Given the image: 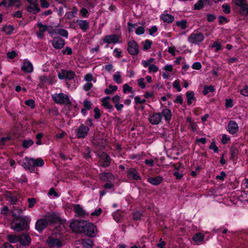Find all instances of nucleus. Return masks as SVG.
<instances>
[{
	"label": "nucleus",
	"instance_id": "f257e3e1",
	"mask_svg": "<svg viewBox=\"0 0 248 248\" xmlns=\"http://www.w3.org/2000/svg\"><path fill=\"white\" fill-rule=\"evenodd\" d=\"M69 226L76 232H83L91 237L96 235L97 229L95 225L85 220L74 221L71 222Z\"/></svg>",
	"mask_w": 248,
	"mask_h": 248
},
{
	"label": "nucleus",
	"instance_id": "f03ea898",
	"mask_svg": "<svg viewBox=\"0 0 248 248\" xmlns=\"http://www.w3.org/2000/svg\"><path fill=\"white\" fill-rule=\"evenodd\" d=\"M163 116L166 121L169 122L172 117L171 110L169 108H165L162 110L161 113H154L150 116L149 121L152 124H158L161 122Z\"/></svg>",
	"mask_w": 248,
	"mask_h": 248
},
{
	"label": "nucleus",
	"instance_id": "7ed1b4c3",
	"mask_svg": "<svg viewBox=\"0 0 248 248\" xmlns=\"http://www.w3.org/2000/svg\"><path fill=\"white\" fill-rule=\"evenodd\" d=\"M30 221L31 218L28 216L16 218L12 221L11 228L17 232L27 230L29 228L28 223Z\"/></svg>",
	"mask_w": 248,
	"mask_h": 248
},
{
	"label": "nucleus",
	"instance_id": "20e7f679",
	"mask_svg": "<svg viewBox=\"0 0 248 248\" xmlns=\"http://www.w3.org/2000/svg\"><path fill=\"white\" fill-rule=\"evenodd\" d=\"M204 34L200 32L194 31L187 38V41L192 45H199L204 40Z\"/></svg>",
	"mask_w": 248,
	"mask_h": 248
},
{
	"label": "nucleus",
	"instance_id": "39448f33",
	"mask_svg": "<svg viewBox=\"0 0 248 248\" xmlns=\"http://www.w3.org/2000/svg\"><path fill=\"white\" fill-rule=\"evenodd\" d=\"M52 97L55 102L58 104L67 105L70 103L68 96L63 93H54Z\"/></svg>",
	"mask_w": 248,
	"mask_h": 248
},
{
	"label": "nucleus",
	"instance_id": "423d86ee",
	"mask_svg": "<svg viewBox=\"0 0 248 248\" xmlns=\"http://www.w3.org/2000/svg\"><path fill=\"white\" fill-rule=\"evenodd\" d=\"M232 3L240 8L239 12L243 16L248 15V3L247 0H232Z\"/></svg>",
	"mask_w": 248,
	"mask_h": 248
},
{
	"label": "nucleus",
	"instance_id": "0eeeda50",
	"mask_svg": "<svg viewBox=\"0 0 248 248\" xmlns=\"http://www.w3.org/2000/svg\"><path fill=\"white\" fill-rule=\"evenodd\" d=\"M62 240L60 236L59 237L51 236L48 238L47 243L51 248H59L62 246Z\"/></svg>",
	"mask_w": 248,
	"mask_h": 248
},
{
	"label": "nucleus",
	"instance_id": "6e6552de",
	"mask_svg": "<svg viewBox=\"0 0 248 248\" xmlns=\"http://www.w3.org/2000/svg\"><path fill=\"white\" fill-rule=\"evenodd\" d=\"M121 36L116 34H110L105 36L103 38V41L104 43L107 44H115L122 43V41L120 40Z\"/></svg>",
	"mask_w": 248,
	"mask_h": 248
},
{
	"label": "nucleus",
	"instance_id": "1a4fd4ad",
	"mask_svg": "<svg viewBox=\"0 0 248 248\" xmlns=\"http://www.w3.org/2000/svg\"><path fill=\"white\" fill-rule=\"evenodd\" d=\"M75 76V73L71 70L62 69L59 73L58 77L60 79L71 80Z\"/></svg>",
	"mask_w": 248,
	"mask_h": 248
},
{
	"label": "nucleus",
	"instance_id": "9d476101",
	"mask_svg": "<svg viewBox=\"0 0 248 248\" xmlns=\"http://www.w3.org/2000/svg\"><path fill=\"white\" fill-rule=\"evenodd\" d=\"M139 46L137 42L134 40L129 41L127 44V51L131 55L138 54Z\"/></svg>",
	"mask_w": 248,
	"mask_h": 248
},
{
	"label": "nucleus",
	"instance_id": "9b49d317",
	"mask_svg": "<svg viewBox=\"0 0 248 248\" xmlns=\"http://www.w3.org/2000/svg\"><path fill=\"white\" fill-rule=\"evenodd\" d=\"M89 128L83 124H81L76 130V136L78 138H84L87 135Z\"/></svg>",
	"mask_w": 248,
	"mask_h": 248
},
{
	"label": "nucleus",
	"instance_id": "f8f14e48",
	"mask_svg": "<svg viewBox=\"0 0 248 248\" xmlns=\"http://www.w3.org/2000/svg\"><path fill=\"white\" fill-rule=\"evenodd\" d=\"M45 218L47 222H48L51 223L62 222L59 215L53 212L46 213L45 216Z\"/></svg>",
	"mask_w": 248,
	"mask_h": 248
},
{
	"label": "nucleus",
	"instance_id": "ddd939ff",
	"mask_svg": "<svg viewBox=\"0 0 248 248\" xmlns=\"http://www.w3.org/2000/svg\"><path fill=\"white\" fill-rule=\"evenodd\" d=\"M239 126L237 123L233 120L229 122L227 124V130L232 135L237 134L239 131Z\"/></svg>",
	"mask_w": 248,
	"mask_h": 248
},
{
	"label": "nucleus",
	"instance_id": "4468645a",
	"mask_svg": "<svg viewBox=\"0 0 248 248\" xmlns=\"http://www.w3.org/2000/svg\"><path fill=\"white\" fill-rule=\"evenodd\" d=\"M2 4V6L6 8H9L12 6H15L16 8H19L22 5L20 0H3Z\"/></svg>",
	"mask_w": 248,
	"mask_h": 248
},
{
	"label": "nucleus",
	"instance_id": "2eb2a0df",
	"mask_svg": "<svg viewBox=\"0 0 248 248\" xmlns=\"http://www.w3.org/2000/svg\"><path fill=\"white\" fill-rule=\"evenodd\" d=\"M36 26L38 28V31L36 33L37 36L38 38L42 39L44 36L45 32L48 30V26L43 25L41 22L37 23Z\"/></svg>",
	"mask_w": 248,
	"mask_h": 248
},
{
	"label": "nucleus",
	"instance_id": "dca6fc26",
	"mask_svg": "<svg viewBox=\"0 0 248 248\" xmlns=\"http://www.w3.org/2000/svg\"><path fill=\"white\" fill-rule=\"evenodd\" d=\"M21 68L22 71L27 73H31L33 70L32 63L27 59L24 60Z\"/></svg>",
	"mask_w": 248,
	"mask_h": 248
},
{
	"label": "nucleus",
	"instance_id": "f3484780",
	"mask_svg": "<svg viewBox=\"0 0 248 248\" xmlns=\"http://www.w3.org/2000/svg\"><path fill=\"white\" fill-rule=\"evenodd\" d=\"M52 45L55 49H60L63 47L65 41L60 37H55L51 41Z\"/></svg>",
	"mask_w": 248,
	"mask_h": 248
},
{
	"label": "nucleus",
	"instance_id": "a211bd4d",
	"mask_svg": "<svg viewBox=\"0 0 248 248\" xmlns=\"http://www.w3.org/2000/svg\"><path fill=\"white\" fill-rule=\"evenodd\" d=\"M109 96H106L101 99L102 106H103L105 108L108 110L109 112H111L113 108L112 105L109 102L110 99Z\"/></svg>",
	"mask_w": 248,
	"mask_h": 248
},
{
	"label": "nucleus",
	"instance_id": "6ab92c4d",
	"mask_svg": "<svg viewBox=\"0 0 248 248\" xmlns=\"http://www.w3.org/2000/svg\"><path fill=\"white\" fill-rule=\"evenodd\" d=\"M101 180L105 182H111L115 179V176L110 172H104L100 174Z\"/></svg>",
	"mask_w": 248,
	"mask_h": 248
},
{
	"label": "nucleus",
	"instance_id": "aec40b11",
	"mask_svg": "<svg viewBox=\"0 0 248 248\" xmlns=\"http://www.w3.org/2000/svg\"><path fill=\"white\" fill-rule=\"evenodd\" d=\"M27 10L28 12L33 14H36L40 11V8L39 7L37 2L32 3L27 7Z\"/></svg>",
	"mask_w": 248,
	"mask_h": 248
},
{
	"label": "nucleus",
	"instance_id": "412c9836",
	"mask_svg": "<svg viewBox=\"0 0 248 248\" xmlns=\"http://www.w3.org/2000/svg\"><path fill=\"white\" fill-rule=\"evenodd\" d=\"M127 176L134 180L140 179V176L137 170L134 168H130L127 172Z\"/></svg>",
	"mask_w": 248,
	"mask_h": 248
},
{
	"label": "nucleus",
	"instance_id": "4be33fe9",
	"mask_svg": "<svg viewBox=\"0 0 248 248\" xmlns=\"http://www.w3.org/2000/svg\"><path fill=\"white\" fill-rule=\"evenodd\" d=\"M73 210L77 217H84L86 215L84 210L79 204L73 205Z\"/></svg>",
	"mask_w": 248,
	"mask_h": 248
},
{
	"label": "nucleus",
	"instance_id": "5701e85b",
	"mask_svg": "<svg viewBox=\"0 0 248 248\" xmlns=\"http://www.w3.org/2000/svg\"><path fill=\"white\" fill-rule=\"evenodd\" d=\"M23 166L28 170H33L34 168V159L27 158L23 164Z\"/></svg>",
	"mask_w": 248,
	"mask_h": 248
},
{
	"label": "nucleus",
	"instance_id": "b1692460",
	"mask_svg": "<svg viewBox=\"0 0 248 248\" xmlns=\"http://www.w3.org/2000/svg\"><path fill=\"white\" fill-rule=\"evenodd\" d=\"M47 224L46 218L38 219L36 223L35 228L38 231L41 232L46 226Z\"/></svg>",
	"mask_w": 248,
	"mask_h": 248
},
{
	"label": "nucleus",
	"instance_id": "393cba45",
	"mask_svg": "<svg viewBox=\"0 0 248 248\" xmlns=\"http://www.w3.org/2000/svg\"><path fill=\"white\" fill-rule=\"evenodd\" d=\"M19 242L20 244L23 246H27L30 243V237L28 235L22 234L19 235Z\"/></svg>",
	"mask_w": 248,
	"mask_h": 248
},
{
	"label": "nucleus",
	"instance_id": "a878e982",
	"mask_svg": "<svg viewBox=\"0 0 248 248\" xmlns=\"http://www.w3.org/2000/svg\"><path fill=\"white\" fill-rule=\"evenodd\" d=\"M163 177L157 176L155 177H150L148 179V182L153 185L157 186L160 184L163 181Z\"/></svg>",
	"mask_w": 248,
	"mask_h": 248
},
{
	"label": "nucleus",
	"instance_id": "bb28decb",
	"mask_svg": "<svg viewBox=\"0 0 248 248\" xmlns=\"http://www.w3.org/2000/svg\"><path fill=\"white\" fill-rule=\"evenodd\" d=\"M100 157L102 166L103 167L108 166L110 163V157L104 153L101 154Z\"/></svg>",
	"mask_w": 248,
	"mask_h": 248
},
{
	"label": "nucleus",
	"instance_id": "cd10ccee",
	"mask_svg": "<svg viewBox=\"0 0 248 248\" xmlns=\"http://www.w3.org/2000/svg\"><path fill=\"white\" fill-rule=\"evenodd\" d=\"M77 22L80 28L84 31H85L89 27V22L86 20H78Z\"/></svg>",
	"mask_w": 248,
	"mask_h": 248
},
{
	"label": "nucleus",
	"instance_id": "c85d7f7f",
	"mask_svg": "<svg viewBox=\"0 0 248 248\" xmlns=\"http://www.w3.org/2000/svg\"><path fill=\"white\" fill-rule=\"evenodd\" d=\"M204 238V234L202 233H198L193 236L192 239L196 244L199 245L203 240Z\"/></svg>",
	"mask_w": 248,
	"mask_h": 248
},
{
	"label": "nucleus",
	"instance_id": "c756f323",
	"mask_svg": "<svg viewBox=\"0 0 248 248\" xmlns=\"http://www.w3.org/2000/svg\"><path fill=\"white\" fill-rule=\"evenodd\" d=\"M187 104L190 105L195 100L194 93L193 92H187L186 93Z\"/></svg>",
	"mask_w": 248,
	"mask_h": 248
},
{
	"label": "nucleus",
	"instance_id": "7c9ffc66",
	"mask_svg": "<svg viewBox=\"0 0 248 248\" xmlns=\"http://www.w3.org/2000/svg\"><path fill=\"white\" fill-rule=\"evenodd\" d=\"M113 80L117 84H121L123 80L122 78L121 72L120 71L116 72L113 76Z\"/></svg>",
	"mask_w": 248,
	"mask_h": 248
},
{
	"label": "nucleus",
	"instance_id": "2f4dec72",
	"mask_svg": "<svg viewBox=\"0 0 248 248\" xmlns=\"http://www.w3.org/2000/svg\"><path fill=\"white\" fill-rule=\"evenodd\" d=\"M161 19L164 22L171 23L173 21L174 18L172 15L170 14H164L162 15Z\"/></svg>",
	"mask_w": 248,
	"mask_h": 248
},
{
	"label": "nucleus",
	"instance_id": "473e14b6",
	"mask_svg": "<svg viewBox=\"0 0 248 248\" xmlns=\"http://www.w3.org/2000/svg\"><path fill=\"white\" fill-rule=\"evenodd\" d=\"M82 245L83 248H93V242L90 239L83 240Z\"/></svg>",
	"mask_w": 248,
	"mask_h": 248
},
{
	"label": "nucleus",
	"instance_id": "72a5a7b5",
	"mask_svg": "<svg viewBox=\"0 0 248 248\" xmlns=\"http://www.w3.org/2000/svg\"><path fill=\"white\" fill-rule=\"evenodd\" d=\"M8 241L11 243H15L19 241V236L8 234L7 236Z\"/></svg>",
	"mask_w": 248,
	"mask_h": 248
},
{
	"label": "nucleus",
	"instance_id": "f704fd0d",
	"mask_svg": "<svg viewBox=\"0 0 248 248\" xmlns=\"http://www.w3.org/2000/svg\"><path fill=\"white\" fill-rule=\"evenodd\" d=\"M117 90V87L115 85H109L108 88L105 90L104 92L106 94H111Z\"/></svg>",
	"mask_w": 248,
	"mask_h": 248
},
{
	"label": "nucleus",
	"instance_id": "c9c22d12",
	"mask_svg": "<svg viewBox=\"0 0 248 248\" xmlns=\"http://www.w3.org/2000/svg\"><path fill=\"white\" fill-rule=\"evenodd\" d=\"M14 30V27L11 25L4 26L2 28V31L4 32L6 34H11Z\"/></svg>",
	"mask_w": 248,
	"mask_h": 248
},
{
	"label": "nucleus",
	"instance_id": "e433bc0d",
	"mask_svg": "<svg viewBox=\"0 0 248 248\" xmlns=\"http://www.w3.org/2000/svg\"><path fill=\"white\" fill-rule=\"evenodd\" d=\"M57 34H59L60 36L65 37L66 38H68V31L63 29H58L57 31Z\"/></svg>",
	"mask_w": 248,
	"mask_h": 248
},
{
	"label": "nucleus",
	"instance_id": "4c0bfd02",
	"mask_svg": "<svg viewBox=\"0 0 248 248\" xmlns=\"http://www.w3.org/2000/svg\"><path fill=\"white\" fill-rule=\"evenodd\" d=\"M215 89L213 86H205L203 91V93L204 95H206L209 93L213 92Z\"/></svg>",
	"mask_w": 248,
	"mask_h": 248
},
{
	"label": "nucleus",
	"instance_id": "58836bf2",
	"mask_svg": "<svg viewBox=\"0 0 248 248\" xmlns=\"http://www.w3.org/2000/svg\"><path fill=\"white\" fill-rule=\"evenodd\" d=\"M33 143V141L31 140H25L23 141V146L25 148H28Z\"/></svg>",
	"mask_w": 248,
	"mask_h": 248
},
{
	"label": "nucleus",
	"instance_id": "ea45409f",
	"mask_svg": "<svg viewBox=\"0 0 248 248\" xmlns=\"http://www.w3.org/2000/svg\"><path fill=\"white\" fill-rule=\"evenodd\" d=\"M176 25L182 30H185L186 28V21L185 20L177 21L176 22Z\"/></svg>",
	"mask_w": 248,
	"mask_h": 248
},
{
	"label": "nucleus",
	"instance_id": "a19ab883",
	"mask_svg": "<svg viewBox=\"0 0 248 248\" xmlns=\"http://www.w3.org/2000/svg\"><path fill=\"white\" fill-rule=\"evenodd\" d=\"M112 216L113 219L117 222L120 221L121 218V215L119 213V210H117L115 211L114 213H113Z\"/></svg>",
	"mask_w": 248,
	"mask_h": 248
},
{
	"label": "nucleus",
	"instance_id": "79ce46f5",
	"mask_svg": "<svg viewBox=\"0 0 248 248\" xmlns=\"http://www.w3.org/2000/svg\"><path fill=\"white\" fill-rule=\"evenodd\" d=\"M34 167H42L44 165V162L43 160L40 158L34 159Z\"/></svg>",
	"mask_w": 248,
	"mask_h": 248
},
{
	"label": "nucleus",
	"instance_id": "37998d69",
	"mask_svg": "<svg viewBox=\"0 0 248 248\" xmlns=\"http://www.w3.org/2000/svg\"><path fill=\"white\" fill-rule=\"evenodd\" d=\"M158 70V67L154 64H151L148 67L149 73H156Z\"/></svg>",
	"mask_w": 248,
	"mask_h": 248
},
{
	"label": "nucleus",
	"instance_id": "c03bdc74",
	"mask_svg": "<svg viewBox=\"0 0 248 248\" xmlns=\"http://www.w3.org/2000/svg\"><path fill=\"white\" fill-rule=\"evenodd\" d=\"M22 213V210L18 208H15L12 212V216L15 218H19L17 214L20 215Z\"/></svg>",
	"mask_w": 248,
	"mask_h": 248
},
{
	"label": "nucleus",
	"instance_id": "a18cd8bd",
	"mask_svg": "<svg viewBox=\"0 0 248 248\" xmlns=\"http://www.w3.org/2000/svg\"><path fill=\"white\" fill-rule=\"evenodd\" d=\"M152 42L149 40H146L145 41L144 46H143V50H147L149 49L152 46Z\"/></svg>",
	"mask_w": 248,
	"mask_h": 248
},
{
	"label": "nucleus",
	"instance_id": "49530a36",
	"mask_svg": "<svg viewBox=\"0 0 248 248\" xmlns=\"http://www.w3.org/2000/svg\"><path fill=\"white\" fill-rule=\"evenodd\" d=\"M123 91L124 93H130L132 91V88L129 86L127 83H125L123 85Z\"/></svg>",
	"mask_w": 248,
	"mask_h": 248
},
{
	"label": "nucleus",
	"instance_id": "de8ad7c7",
	"mask_svg": "<svg viewBox=\"0 0 248 248\" xmlns=\"http://www.w3.org/2000/svg\"><path fill=\"white\" fill-rule=\"evenodd\" d=\"M113 54L114 56L117 58L122 57V51L118 48H116L113 51Z\"/></svg>",
	"mask_w": 248,
	"mask_h": 248
},
{
	"label": "nucleus",
	"instance_id": "09e8293b",
	"mask_svg": "<svg viewBox=\"0 0 248 248\" xmlns=\"http://www.w3.org/2000/svg\"><path fill=\"white\" fill-rule=\"evenodd\" d=\"M223 11L225 14H229L231 12V8L229 4L225 3L222 6Z\"/></svg>",
	"mask_w": 248,
	"mask_h": 248
},
{
	"label": "nucleus",
	"instance_id": "8fccbe9b",
	"mask_svg": "<svg viewBox=\"0 0 248 248\" xmlns=\"http://www.w3.org/2000/svg\"><path fill=\"white\" fill-rule=\"evenodd\" d=\"M25 104L30 107L31 108H34L35 107V102L33 99H29L25 101Z\"/></svg>",
	"mask_w": 248,
	"mask_h": 248
},
{
	"label": "nucleus",
	"instance_id": "3c124183",
	"mask_svg": "<svg viewBox=\"0 0 248 248\" xmlns=\"http://www.w3.org/2000/svg\"><path fill=\"white\" fill-rule=\"evenodd\" d=\"M173 86L178 92H180L181 91V88L180 87V82L179 80H175L173 83Z\"/></svg>",
	"mask_w": 248,
	"mask_h": 248
},
{
	"label": "nucleus",
	"instance_id": "603ef678",
	"mask_svg": "<svg viewBox=\"0 0 248 248\" xmlns=\"http://www.w3.org/2000/svg\"><path fill=\"white\" fill-rule=\"evenodd\" d=\"M240 93L244 96H248V86H245L244 88L240 91Z\"/></svg>",
	"mask_w": 248,
	"mask_h": 248
},
{
	"label": "nucleus",
	"instance_id": "864d4df0",
	"mask_svg": "<svg viewBox=\"0 0 248 248\" xmlns=\"http://www.w3.org/2000/svg\"><path fill=\"white\" fill-rule=\"evenodd\" d=\"M92 105V103L90 101H89L87 100H85L83 102V106H84V108H85L88 110L90 109V108H91Z\"/></svg>",
	"mask_w": 248,
	"mask_h": 248
},
{
	"label": "nucleus",
	"instance_id": "5fc2aeb1",
	"mask_svg": "<svg viewBox=\"0 0 248 248\" xmlns=\"http://www.w3.org/2000/svg\"><path fill=\"white\" fill-rule=\"evenodd\" d=\"M28 202L29 208L33 207L36 202V200L34 198H29L28 199Z\"/></svg>",
	"mask_w": 248,
	"mask_h": 248
},
{
	"label": "nucleus",
	"instance_id": "6e6d98bb",
	"mask_svg": "<svg viewBox=\"0 0 248 248\" xmlns=\"http://www.w3.org/2000/svg\"><path fill=\"white\" fill-rule=\"evenodd\" d=\"M192 67L195 70H200L202 68V64L200 62H195L192 65Z\"/></svg>",
	"mask_w": 248,
	"mask_h": 248
},
{
	"label": "nucleus",
	"instance_id": "4d7b16f0",
	"mask_svg": "<svg viewBox=\"0 0 248 248\" xmlns=\"http://www.w3.org/2000/svg\"><path fill=\"white\" fill-rule=\"evenodd\" d=\"M138 84L142 89H144L146 87L143 78H140L138 80Z\"/></svg>",
	"mask_w": 248,
	"mask_h": 248
},
{
	"label": "nucleus",
	"instance_id": "13d9d810",
	"mask_svg": "<svg viewBox=\"0 0 248 248\" xmlns=\"http://www.w3.org/2000/svg\"><path fill=\"white\" fill-rule=\"evenodd\" d=\"M203 6V3L202 1L199 0L197 3L194 5V9L196 10H199L202 8Z\"/></svg>",
	"mask_w": 248,
	"mask_h": 248
},
{
	"label": "nucleus",
	"instance_id": "bf43d9fd",
	"mask_svg": "<svg viewBox=\"0 0 248 248\" xmlns=\"http://www.w3.org/2000/svg\"><path fill=\"white\" fill-rule=\"evenodd\" d=\"M145 30L142 27H139L137 28L135 32L137 35H141L144 33Z\"/></svg>",
	"mask_w": 248,
	"mask_h": 248
},
{
	"label": "nucleus",
	"instance_id": "052dcab7",
	"mask_svg": "<svg viewBox=\"0 0 248 248\" xmlns=\"http://www.w3.org/2000/svg\"><path fill=\"white\" fill-rule=\"evenodd\" d=\"M168 52L173 56L176 55V49L174 46H171L168 47Z\"/></svg>",
	"mask_w": 248,
	"mask_h": 248
},
{
	"label": "nucleus",
	"instance_id": "680f3d73",
	"mask_svg": "<svg viewBox=\"0 0 248 248\" xmlns=\"http://www.w3.org/2000/svg\"><path fill=\"white\" fill-rule=\"evenodd\" d=\"M47 32L51 35H54L57 33V31L52 26H48Z\"/></svg>",
	"mask_w": 248,
	"mask_h": 248
},
{
	"label": "nucleus",
	"instance_id": "e2e57ef3",
	"mask_svg": "<svg viewBox=\"0 0 248 248\" xmlns=\"http://www.w3.org/2000/svg\"><path fill=\"white\" fill-rule=\"evenodd\" d=\"M218 19L220 24H224L228 22V19L224 16H219Z\"/></svg>",
	"mask_w": 248,
	"mask_h": 248
},
{
	"label": "nucleus",
	"instance_id": "0e129e2a",
	"mask_svg": "<svg viewBox=\"0 0 248 248\" xmlns=\"http://www.w3.org/2000/svg\"><path fill=\"white\" fill-rule=\"evenodd\" d=\"M135 102L136 104H143L146 102V100L144 99H141L139 96H137L135 97Z\"/></svg>",
	"mask_w": 248,
	"mask_h": 248
},
{
	"label": "nucleus",
	"instance_id": "69168bd1",
	"mask_svg": "<svg viewBox=\"0 0 248 248\" xmlns=\"http://www.w3.org/2000/svg\"><path fill=\"white\" fill-rule=\"evenodd\" d=\"M62 53L64 55H71L72 53V50L71 47L67 46L63 50Z\"/></svg>",
	"mask_w": 248,
	"mask_h": 248
},
{
	"label": "nucleus",
	"instance_id": "338daca9",
	"mask_svg": "<svg viewBox=\"0 0 248 248\" xmlns=\"http://www.w3.org/2000/svg\"><path fill=\"white\" fill-rule=\"evenodd\" d=\"M230 140V138L226 135H223L221 139V142L223 144H225L228 143Z\"/></svg>",
	"mask_w": 248,
	"mask_h": 248
},
{
	"label": "nucleus",
	"instance_id": "774afa93",
	"mask_svg": "<svg viewBox=\"0 0 248 248\" xmlns=\"http://www.w3.org/2000/svg\"><path fill=\"white\" fill-rule=\"evenodd\" d=\"M84 79L87 82H90L93 80V77L92 74L90 73L86 74L84 76Z\"/></svg>",
	"mask_w": 248,
	"mask_h": 248
}]
</instances>
